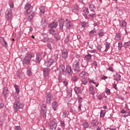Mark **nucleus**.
<instances>
[{
    "label": "nucleus",
    "instance_id": "nucleus-1",
    "mask_svg": "<svg viewBox=\"0 0 130 130\" xmlns=\"http://www.w3.org/2000/svg\"><path fill=\"white\" fill-rule=\"evenodd\" d=\"M35 55L33 53H27L25 56L24 57V58L22 60V64H26L28 66V64H30V61H31V58H33Z\"/></svg>",
    "mask_w": 130,
    "mask_h": 130
},
{
    "label": "nucleus",
    "instance_id": "nucleus-2",
    "mask_svg": "<svg viewBox=\"0 0 130 130\" xmlns=\"http://www.w3.org/2000/svg\"><path fill=\"white\" fill-rule=\"evenodd\" d=\"M13 108L15 112H17L19 109H22V108H24V105L20 103L19 102H17L14 103Z\"/></svg>",
    "mask_w": 130,
    "mask_h": 130
},
{
    "label": "nucleus",
    "instance_id": "nucleus-3",
    "mask_svg": "<svg viewBox=\"0 0 130 130\" xmlns=\"http://www.w3.org/2000/svg\"><path fill=\"white\" fill-rule=\"evenodd\" d=\"M12 16H13V13H12V9H8L6 11V14H5L6 18L8 21H11Z\"/></svg>",
    "mask_w": 130,
    "mask_h": 130
},
{
    "label": "nucleus",
    "instance_id": "nucleus-4",
    "mask_svg": "<svg viewBox=\"0 0 130 130\" xmlns=\"http://www.w3.org/2000/svg\"><path fill=\"white\" fill-rule=\"evenodd\" d=\"M72 69L74 72H80V62L79 61H75L74 62L73 66H72Z\"/></svg>",
    "mask_w": 130,
    "mask_h": 130
},
{
    "label": "nucleus",
    "instance_id": "nucleus-5",
    "mask_svg": "<svg viewBox=\"0 0 130 130\" xmlns=\"http://www.w3.org/2000/svg\"><path fill=\"white\" fill-rule=\"evenodd\" d=\"M43 75L44 78L45 79L48 80L49 76V72H50V69L49 68H45L44 69L43 71Z\"/></svg>",
    "mask_w": 130,
    "mask_h": 130
},
{
    "label": "nucleus",
    "instance_id": "nucleus-6",
    "mask_svg": "<svg viewBox=\"0 0 130 130\" xmlns=\"http://www.w3.org/2000/svg\"><path fill=\"white\" fill-rule=\"evenodd\" d=\"M42 111L41 114L43 115V117H46V112L47 110L46 109V105L45 104H43L41 107Z\"/></svg>",
    "mask_w": 130,
    "mask_h": 130
},
{
    "label": "nucleus",
    "instance_id": "nucleus-7",
    "mask_svg": "<svg viewBox=\"0 0 130 130\" xmlns=\"http://www.w3.org/2000/svg\"><path fill=\"white\" fill-rule=\"evenodd\" d=\"M0 44L3 46V47H5V48H7L8 47V43L6 40H5V38L1 37H0Z\"/></svg>",
    "mask_w": 130,
    "mask_h": 130
},
{
    "label": "nucleus",
    "instance_id": "nucleus-8",
    "mask_svg": "<svg viewBox=\"0 0 130 130\" xmlns=\"http://www.w3.org/2000/svg\"><path fill=\"white\" fill-rule=\"evenodd\" d=\"M59 71L60 74H62L64 75H67V71H66V67L63 64H61L59 66Z\"/></svg>",
    "mask_w": 130,
    "mask_h": 130
},
{
    "label": "nucleus",
    "instance_id": "nucleus-9",
    "mask_svg": "<svg viewBox=\"0 0 130 130\" xmlns=\"http://www.w3.org/2000/svg\"><path fill=\"white\" fill-rule=\"evenodd\" d=\"M46 99L47 104H50L51 101H52V94H51V93H48Z\"/></svg>",
    "mask_w": 130,
    "mask_h": 130
},
{
    "label": "nucleus",
    "instance_id": "nucleus-10",
    "mask_svg": "<svg viewBox=\"0 0 130 130\" xmlns=\"http://www.w3.org/2000/svg\"><path fill=\"white\" fill-rule=\"evenodd\" d=\"M41 60H42V55H41V53H37L36 62H37V63H40V61H41Z\"/></svg>",
    "mask_w": 130,
    "mask_h": 130
},
{
    "label": "nucleus",
    "instance_id": "nucleus-11",
    "mask_svg": "<svg viewBox=\"0 0 130 130\" xmlns=\"http://www.w3.org/2000/svg\"><path fill=\"white\" fill-rule=\"evenodd\" d=\"M58 25V21H54L49 24V28L50 29H53L56 28Z\"/></svg>",
    "mask_w": 130,
    "mask_h": 130
},
{
    "label": "nucleus",
    "instance_id": "nucleus-12",
    "mask_svg": "<svg viewBox=\"0 0 130 130\" xmlns=\"http://www.w3.org/2000/svg\"><path fill=\"white\" fill-rule=\"evenodd\" d=\"M32 6L30 5L29 3H26L24 6V10H25L24 12V14L27 15L28 14V11H30Z\"/></svg>",
    "mask_w": 130,
    "mask_h": 130
},
{
    "label": "nucleus",
    "instance_id": "nucleus-13",
    "mask_svg": "<svg viewBox=\"0 0 130 130\" xmlns=\"http://www.w3.org/2000/svg\"><path fill=\"white\" fill-rule=\"evenodd\" d=\"M3 94L5 99L8 98V96L9 95V89L7 87H5L3 89Z\"/></svg>",
    "mask_w": 130,
    "mask_h": 130
},
{
    "label": "nucleus",
    "instance_id": "nucleus-14",
    "mask_svg": "<svg viewBox=\"0 0 130 130\" xmlns=\"http://www.w3.org/2000/svg\"><path fill=\"white\" fill-rule=\"evenodd\" d=\"M66 72L68 73L69 76H72L73 74L74 73V72L73 71V69H72V67L71 66L68 65L66 67Z\"/></svg>",
    "mask_w": 130,
    "mask_h": 130
},
{
    "label": "nucleus",
    "instance_id": "nucleus-15",
    "mask_svg": "<svg viewBox=\"0 0 130 130\" xmlns=\"http://www.w3.org/2000/svg\"><path fill=\"white\" fill-rule=\"evenodd\" d=\"M53 63H54V60L51 59L45 62V66H46V67H51V66H53Z\"/></svg>",
    "mask_w": 130,
    "mask_h": 130
},
{
    "label": "nucleus",
    "instance_id": "nucleus-16",
    "mask_svg": "<svg viewBox=\"0 0 130 130\" xmlns=\"http://www.w3.org/2000/svg\"><path fill=\"white\" fill-rule=\"evenodd\" d=\"M72 26H73V23L72 21L67 19L65 21V26L66 28H68V29H70V28H72Z\"/></svg>",
    "mask_w": 130,
    "mask_h": 130
},
{
    "label": "nucleus",
    "instance_id": "nucleus-17",
    "mask_svg": "<svg viewBox=\"0 0 130 130\" xmlns=\"http://www.w3.org/2000/svg\"><path fill=\"white\" fill-rule=\"evenodd\" d=\"M47 25V23H46V17H44L42 19L41 26L42 28H45Z\"/></svg>",
    "mask_w": 130,
    "mask_h": 130
},
{
    "label": "nucleus",
    "instance_id": "nucleus-18",
    "mask_svg": "<svg viewBox=\"0 0 130 130\" xmlns=\"http://www.w3.org/2000/svg\"><path fill=\"white\" fill-rule=\"evenodd\" d=\"M59 24L60 28L61 29L62 31L63 29V26H64V20L63 19H60L59 20Z\"/></svg>",
    "mask_w": 130,
    "mask_h": 130
},
{
    "label": "nucleus",
    "instance_id": "nucleus-19",
    "mask_svg": "<svg viewBox=\"0 0 130 130\" xmlns=\"http://www.w3.org/2000/svg\"><path fill=\"white\" fill-rule=\"evenodd\" d=\"M68 50H64L62 52V57L63 59H67V58H68Z\"/></svg>",
    "mask_w": 130,
    "mask_h": 130
},
{
    "label": "nucleus",
    "instance_id": "nucleus-20",
    "mask_svg": "<svg viewBox=\"0 0 130 130\" xmlns=\"http://www.w3.org/2000/svg\"><path fill=\"white\" fill-rule=\"evenodd\" d=\"M57 124L55 123V122L54 121H52V122L50 123V128L52 130H55V128H56Z\"/></svg>",
    "mask_w": 130,
    "mask_h": 130
},
{
    "label": "nucleus",
    "instance_id": "nucleus-21",
    "mask_svg": "<svg viewBox=\"0 0 130 130\" xmlns=\"http://www.w3.org/2000/svg\"><path fill=\"white\" fill-rule=\"evenodd\" d=\"M34 15H35V14L34 13V12L31 11L28 14V20L30 22L31 21V20H32V19H33V17H34Z\"/></svg>",
    "mask_w": 130,
    "mask_h": 130
},
{
    "label": "nucleus",
    "instance_id": "nucleus-22",
    "mask_svg": "<svg viewBox=\"0 0 130 130\" xmlns=\"http://www.w3.org/2000/svg\"><path fill=\"white\" fill-rule=\"evenodd\" d=\"M120 25L123 29H125L126 28V23L124 20L120 21L119 22Z\"/></svg>",
    "mask_w": 130,
    "mask_h": 130
},
{
    "label": "nucleus",
    "instance_id": "nucleus-23",
    "mask_svg": "<svg viewBox=\"0 0 130 130\" xmlns=\"http://www.w3.org/2000/svg\"><path fill=\"white\" fill-rule=\"evenodd\" d=\"M89 10L90 12H92V13H95L96 11V7L93 4L89 5Z\"/></svg>",
    "mask_w": 130,
    "mask_h": 130
},
{
    "label": "nucleus",
    "instance_id": "nucleus-24",
    "mask_svg": "<svg viewBox=\"0 0 130 130\" xmlns=\"http://www.w3.org/2000/svg\"><path fill=\"white\" fill-rule=\"evenodd\" d=\"M40 16L44 15V13H45V7L44 6H41L40 8Z\"/></svg>",
    "mask_w": 130,
    "mask_h": 130
},
{
    "label": "nucleus",
    "instance_id": "nucleus-25",
    "mask_svg": "<svg viewBox=\"0 0 130 130\" xmlns=\"http://www.w3.org/2000/svg\"><path fill=\"white\" fill-rule=\"evenodd\" d=\"M89 14V9L87 8H84L83 10V15L84 17H86L87 15Z\"/></svg>",
    "mask_w": 130,
    "mask_h": 130
},
{
    "label": "nucleus",
    "instance_id": "nucleus-26",
    "mask_svg": "<svg viewBox=\"0 0 130 130\" xmlns=\"http://www.w3.org/2000/svg\"><path fill=\"white\" fill-rule=\"evenodd\" d=\"M58 106V105L57 104V102H54L52 103V108L54 111H56V110L57 109V107Z\"/></svg>",
    "mask_w": 130,
    "mask_h": 130
},
{
    "label": "nucleus",
    "instance_id": "nucleus-27",
    "mask_svg": "<svg viewBox=\"0 0 130 130\" xmlns=\"http://www.w3.org/2000/svg\"><path fill=\"white\" fill-rule=\"evenodd\" d=\"M115 40H117V41H120L121 39V35L119 33H116V36L115 37Z\"/></svg>",
    "mask_w": 130,
    "mask_h": 130
},
{
    "label": "nucleus",
    "instance_id": "nucleus-28",
    "mask_svg": "<svg viewBox=\"0 0 130 130\" xmlns=\"http://www.w3.org/2000/svg\"><path fill=\"white\" fill-rule=\"evenodd\" d=\"M91 125L92 126H96L99 124V123L98 122V120H93L92 122H91Z\"/></svg>",
    "mask_w": 130,
    "mask_h": 130
},
{
    "label": "nucleus",
    "instance_id": "nucleus-29",
    "mask_svg": "<svg viewBox=\"0 0 130 130\" xmlns=\"http://www.w3.org/2000/svg\"><path fill=\"white\" fill-rule=\"evenodd\" d=\"M104 97H105V94L102 93L98 96V100H103Z\"/></svg>",
    "mask_w": 130,
    "mask_h": 130
},
{
    "label": "nucleus",
    "instance_id": "nucleus-30",
    "mask_svg": "<svg viewBox=\"0 0 130 130\" xmlns=\"http://www.w3.org/2000/svg\"><path fill=\"white\" fill-rule=\"evenodd\" d=\"M72 12H74V13L79 12V6H78V5H75L72 9Z\"/></svg>",
    "mask_w": 130,
    "mask_h": 130
},
{
    "label": "nucleus",
    "instance_id": "nucleus-31",
    "mask_svg": "<svg viewBox=\"0 0 130 130\" xmlns=\"http://www.w3.org/2000/svg\"><path fill=\"white\" fill-rule=\"evenodd\" d=\"M120 75L119 74H116L115 75V80L117 82L120 81Z\"/></svg>",
    "mask_w": 130,
    "mask_h": 130
},
{
    "label": "nucleus",
    "instance_id": "nucleus-32",
    "mask_svg": "<svg viewBox=\"0 0 130 130\" xmlns=\"http://www.w3.org/2000/svg\"><path fill=\"white\" fill-rule=\"evenodd\" d=\"M80 25H81L83 28H85L88 26V23L86 21H82L80 22Z\"/></svg>",
    "mask_w": 130,
    "mask_h": 130
},
{
    "label": "nucleus",
    "instance_id": "nucleus-33",
    "mask_svg": "<svg viewBox=\"0 0 130 130\" xmlns=\"http://www.w3.org/2000/svg\"><path fill=\"white\" fill-rule=\"evenodd\" d=\"M74 91L76 94H81V89L79 88V87H75L74 88Z\"/></svg>",
    "mask_w": 130,
    "mask_h": 130
},
{
    "label": "nucleus",
    "instance_id": "nucleus-34",
    "mask_svg": "<svg viewBox=\"0 0 130 130\" xmlns=\"http://www.w3.org/2000/svg\"><path fill=\"white\" fill-rule=\"evenodd\" d=\"M17 76L19 79H22L23 78V74H22V72L19 71L17 73Z\"/></svg>",
    "mask_w": 130,
    "mask_h": 130
},
{
    "label": "nucleus",
    "instance_id": "nucleus-35",
    "mask_svg": "<svg viewBox=\"0 0 130 130\" xmlns=\"http://www.w3.org/2000/svg\"><path fill=\"white\" fill-rule=\"evenodd\" d=\"M78 79L79 78L76 75H73V76H72L71 80L72 81H73V82H77V81H78Z\"/></svg>",
    "mask_w": 130,
    "mask_h": 130
},
{
    "label": "nucleus",
    "instance_id": "nucleus-36",
    "mask_svg": "<svg viewBox=\"0 0 130 130\" xmlns=\"http://www.w3.org/2000/svg\"><path fill=\"white\" fill-rule=\"evenodd\" d=\"M54 39H55V41H58L60 39V35H59L58 34H56L54 36Z\"/></svg>",
    "mask_w": 130,
    "mask_h": 130
},
{
    "label": "nucleus",
    "instance_id": "nucleus-37",
    "mask_svg": "<svg viewBox=\"0 0 130 130\" xmlns=\"http://www.w3.org/2000/svg\"><path fill=\"white\" fill-rule=\"evenodd\" d=\"M105 46H106V49L105 50V51H106V52H107V51H108V49H109V43L106 42L105 43Z\"/></svg>",
    "mask_w": 130,
    "mask_h": 130
},
{
    "label": "nucleus",
    "instance_id": "nucleus-38",
    "mask_svg": "<svg viewBox=\"0 0 130 130\" xmlns=\"http://www.w3.org/2000/svg\"><path fill=\"white\" fill-rule=\"evenodd\" d=\"M105 113H106V111L105 110H102L101 111L100 116L101 117H104L105 115Z\"/></svg>",
    "mask_w": 130,
    "mask_h": 130
},
{
    "label": "nucleus",
    "instance_id": "nucleus-39",
    "mask_svg": "<svg viewBox=\"0 0 130 130\" xmlns=\"http://www.w3.org/2000/svg\"><path fill=\"white\" fill-rule=\"evenodd\" d=\"M82 126H83L84 128H87L88 127H89V124L88 123V122H83L82 123Z\"/></svg>",
    "mask_w": 130,
    "mask_h": 130
},
{
    "label": "nucleus",
    "instance_id": "nucleus-40",
    "mask_svg": "<svg viewBox=\"0 0 130 130\" xmlns=\"http://www.w3.org/2000/svg\"><path fill=\"white\" fill-rule=\"evenodd\" d=\"M96 31H95L93 30L90 31L89 32V35H90V36H91V37L95 36V35H96Z\"/></svg>",
    "mask_w": 130,
    "mask_h": 130
},
{
    "label": "nucleus",
    "instance_id": "nucleus-41",
    "mask_svg": "<svg viewBox=\"0 0 130 130\" xmlns=\"http://www.w3.org/2000/svg\"><path fill=\"white\" fill-rule=\"evenodd\" d=\"M49 31L50 34H51V35H55L56 34L55 30L54 29H49Z\"/></svg>",
    "mask_w": 130,
    "mask_h": 130
},
{
    "label": "nucleus",
    "instance_id": "nucleus-42",
    "mask_svg": "<svg viewBox=\"0 0 130 130\" xmlns=\"http://www.w3.org/2000/svg\"><path fill=\"white\" fill-rule=\"evenodd\" d=\"M14 88H15L16 92L18 94L20 93V89H19V86L17 84L14 85Z\"/></svg>",
    "mask_w": 130,
    "mask_h": 130
},
{
    "label": "nucleus",
    "instance_id": "nucleus-43",
    "mask_svg": "<svg viewBox=\"0 0 130 130\" xmlns=\"http://www.w3.org/2000/svg\"><path fill=\"white\" fill-rule=\"evenodd\" d=\"M129 46H130V42H127L124 44V47H125V48H127L129 47Z\"/></svg>",
    "mask_w": 130,
    "mask_h": 130
},
{
    "label": "nucleus",
    "instance_id": "nucleus-44",
    "mask_svg": "<svg viewBox=\"0 0 130 130\" xmlns=\"http://www.w3.org/2000/svg\"><path fill=\"white\" fill-rule=\"evenodd\" d=\"M82 83L83 85H87L88 84V80L86 78H83L82 80Z\"/></svg>",
    "mask_w": 130,
    "mask_h": 130
},
{
    "label": "nucleus",
    "instance_id": "nucleus-45",
    "mask_svg": "<svg viewBox=\"0 0 130 130\" xmlns=\"http://www.w3.org/2000/svg\"><path fill=\"white\" fill-rule=\"evenodd\" d=\"M91 58H92V55L89 53L85 56V58L87 59V60H90V59H91Z\"/></svg>",
    "mask_w": 130,
    "mask_h": 130
},
{
    "label": "nucleus",
    "instance_id": "nucleus-46",
    "mask_svg": "<svg viewBox=\"0 0 130 130\" xmlns=\"http://www.w3.org/2000/svg\"><path fill=\"white\" fill-rule=\"evenodd\" d=\"M89 16L90 17V18H92V19L96 18V14L95 13H89Z\"/></svg>",
    "mask_w": 130,
    "mask_h": 130
},
{
    "label": "nucleus",
    "instance_id": "nucleus-47",
    "mask_svg": "<svg viewBox=\"0 0 130 130\" xmlns=\"http://www.w3.org/2000/svg\"><path fill=\"white\" fill-rule=\"evenodd\" d=\"M85 75H86V73L85 72V71H83L80 74V77H81V78H83V77H84Z\"/></svg>",
    "mask_w": 130,
    "mask_h": 130
},
{
    "label": "nucleus",
    "instance_id": "nucleus-48",
    "mask_svg": "<svg viewBox=\"0 0 130 130\" xmlns=\"http://www.w3.org/2000/svg\"><path fill=\"white\" fill-rule=\"evenodd\" d=\"M105 92L107 95H109L110 94V89H108V88H106Z\"/></svg>",
    "mask_w": 130,
    "mask_h": 130
},
{
    "label": "nucleus",
    "instance_id": "nucleus-49",
    "mask_svg": "<svg viewBox=\"0 0 130 130\" xmlns=\"http://www.w3.org/2000/svg\"><path fill=\"white\" fill-rule=\"evenodd\" d=\"M54 61H56L57 60V59H58V54H56L54 55Z\"/></svg>",
    "mask_w": 130,
    "mask_h": 130
},
{
    "label": "nucleus",
    "instance_id": "nucleus-50",
    "mask_svg": "<svg viewBox=\"0 0 130 130\" xmlns=\"http://www.w3.org/2000/svg\"><path fill=\"white\" fill-rule=\"evenodd\" d=\"M26 74L28 75V76H31V75H32V72H31L30 70L28 69L26 72Z\"/></svg>",
    "mask_w": 130,
    "mask_h": 130
},
{
    "label": "nucleus",
    "instance_id": "nucleus-51",
    "mask_svg": "<svg viewBox=\"0 0 130 130\" xmlns=\"http://www.w3.org/2000/svg\"><path fill=\"white\" fill-rule=\"evenodd\" d=\"M69 40H70V35L68 36L64 40L65 43H68L69 42Z\"/></svg>",
    "mask_w": 130,
    "mask_h": 130
},
{
    "label": "nucleus",
    "instance_id": "nucleus-52",
    "mask_svg": "<svg viewBox=\"0 0 130 130\" xmlns=\"http://www.w3.org/2000/svg\"><path fill=\"white\" fill-rule=\"evenodd\" d=\"M63 84L64 86H66V87H67V86L69 85V82H68V81L65 80L63 81Z\"/></svg>",
    "mask_w": 130,
    "mask_h": 130
},
{
    "label": "nucleus",
    "instance_id": "nucleus-53",
    "mask_svg": "<svg viewBox=\"0 0 130 130\" xmlns=\"http://www.w3.org/2000/svg\"><path fill=\"white\" fill-rule=\"evenodd\" d=\"M99 36L100 37H102V36H104V32L101 31L99 33Z\"/></svg>",
    "mask_w": 130,
    "mask_h": 130
},
{
    "label": "nucleus",
    "instance_id": "nucleus-54",
    "mask_svg": "<svg viewBox=\"0 0 130 130\" xmlns=\"http://www.w3.org/2000/svg\"><path fill=\"white\" fill-rule=\"evenodd\" d=\"M9 6L11 9L14 8V4H13V2H12V1L9 2Z\"/></svg>",
    "mask_w": 130,
    "mask_h": 130
},
{
    "label": "nucleus",
    "instance_id": "nucleus-55",
    "mask_svg": "<svg viewBox=\"0 0 130 130\" xmlns=\"http://www.w3.org/2000/svg\"><path fill=\"white\" fill-rule=\"evenodd\" d=\"M47 47H48V48H49L50 49V50H51V49H52V46H51V44H50V43L47 44Z\"/></svg>",
    "mask_w": 130,
    "mask_h": 130
},
{
    "label": "nucleus",
    "instance_id": "nucleus-56",
    "mask_svg": "<svg viewBox=\"0 0 130 130\" xmlns=\"http://www.w3.org/2000/svg\"><path fill=\"white\" fill-rule=\"evenodd\" d=\"M121 46H122V43H121V42H120L118 43V48L121 49Z\"/></svg>",
    "mask_w": 130,
    "mask_h": 130
},
{
    "label": "nucleus",
    "instance_id": "nucleus-57",
    "mask_svg": "<svg viewBox=\"0 0 130 130\" xmlns=\"http://www.w3.org/2000/svg\"><path fill=\"white\" fill-rule=\"evenodd\" d=\"M15 129H16V130H22V129H21V127H20V126H16L15 127Z\"/></svg>",
    "mask_w": 130,
    "mask_h": 130
},
{
    "label": "nucleus",
    "instance_id": "nucleus-58",
    "mask_svg": "<svg viewBox=\"0 0 130 130\" xmlns=\"http://www.w3.org/2000/svg\"><path fill=\"white\" fill-rule=\"evenodd\" d=\"M63 117H68V114H67V113H63Z\"/></svg>",
    "mask_w": 130,
    "mask_h": 130
},
{
    "label": "nucleus",
    "instance_id": "nucleus-59",
    "mask_svg": "<svg viewBox=\"0 0 130 130\" xmlns=\"http://www.w3.org/2000/svg\"><path fill=\"white\" fill-rule=\"evenodd\" d=\"M101 48H102V47L101 45H98L97 47L98 50H101Z\"/></svg>",
    "mask_w": 130,
    "mask_h": 130
},
{
    "label": "nucleus",
    "instance_id": "nucleus-60",
    "mask_svg": "<svg viewBox=\"0 0 130 130\" xmlns=\"http://www.w3.org/2000/svg\"><path fill=\"white\" fill-rule=\"evenodd\" d=\"M89 94H90V95H95V91L92 90L89 92Z\"/></svg>",
    "mask_w": 130,
    "mask_h": 130
},
{
    "label": "nucleus",
    "instance_id": "nucleus-61",
    "mask_svg": "<svg viewBox=\"0 0 130 130\" xmlns=\"http://www.w3.org/2000/svg\"><path fill=\"white\" fill-rule=\"evenodd\" d=\"M108 71H110V72H113V69L112 68V67H109L108 69Z\"/></svg>",
    "mask_w": 130,
    "mask_h": 130
},
{
    "label": "nucleus",
    "instance_id": "nucleus-62",
    "mask_svg": "<svg viewBox=\"0 0 130 130\" xmlns=\"http://www.w3.org/2000/svg\"><path fill=\"white\" fill-rule=\"evenodd\" d=\"M4 106H5V105L3 103L0 104V109H2V108H3Z\"/></svg>",
    "mask_w": 130,
    "mask_h": 130
},
{
    "label": "nucleus",
    "instance_id": "nucleus-63",
    "mask_svg": "<svg viewBox=\"0 0 130 130\" xmlns=\"http://www.w3.org/2000/svg\"><path fill=\"white\" fill-rule=\"evenodd\" d=\"M82 100L83 99H82V98H80L78 100L79 103H82Z\"/></svg>",
    "mask_w": 130,
    "mask_h": 130
},
{
    "label": "nucleus",
    "instance_id": "nucleus-64",
    "mask_svg": "<svg viewBox=\"0 0 130 130\" xmlns=\"http://www.w3.org/2000/svg\"><path fill=\"white\" fill-rule=\"evenodd\" d=\"M82 104H80L79 106H78V110L80 111V110H82V109H81V107H82Z\"/></svg>",
    "mask_w": 130,
    "mask_h": 130
}]
</instances>
